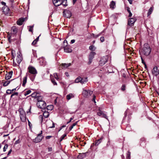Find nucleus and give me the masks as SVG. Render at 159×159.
I'll list each match as a JSON object with an SVG mask.
<instances>
[{
    "label": "nucleus",
    "instance_id": "nucleus-1",
    "mask_svg": "<svg viewBox=\"0 0 159 159\" xmlns=\"http://www.w3.org/2000/svg\"><path fill=\"white\" fill-rule=\"evenodd\" d=\"M151 49L148 43H145L143 45V48L139 50L140 55L148 56L149 55L151 52Z\"/></svg>",
    "mask_w": 159,
    "mask_h": 159
},
{
    "label": "nucleus",
    "instance_id": "nucleus-2",
    "mask_svg": "<svg viewBox=\"0 0 159 159\" xmlns=\"http://www.w3.org/2000/svg\"><path fill=\"white\" fill-rule=\"evenodd\" d=\"M28 73L31 75V80L33 81L37 72L36 69L33 67L30 66L28 68Z\"/></svg>",
    "mask_w": 159,
    "mask_h": 159
},
{
    "label": "nucleus",
    "instance_id": "nucleus-3",
    "mask_svg": "<svg viewBox=\"0 0 159 159\" xmlns=\"http://www.w3.org/2000/svg\"><path fill=\"white\" fill-rule=\"evenodd\" d=\"M20 113V116L21 120L25 122L26 121V117L25 112L22 110L20 109L19 111Z\"/></svg>",
    "mask_w": 159,
    "mask_h": 159
},
{
    "label": "nucleus",
    "instance_id": "nucleus-4",
    "mask_svg": "<svg viewBox=\"0 0 159 159\" xmlns=\"http://www.w3.org/2000/svg\"><path fill=\"white\" fill-rule=\"evenodd\" d=\"M42 131H41V133L38 134L37 137L35 139L33 140V142L35 143H37L40 142L43 139V137L41 134H42Z\"/></svg>",
    "mask_w": 159,
    "mask_h": 159
},
{
    "label": "nucleus",
    "instance_id": "nucleus-5",
    "mask_svg": "<svg viewBox=\"0 0 159 159\" xmlns=\"http://www.w3.org/2000/svg\"><path fill=\"white\" fill-rule=\"evenodd\" d=\"M36 105L39 108L43 109L46 108V104L44 101H38Z\"/></svg>",
    "mask_w": 159,
    "mask_h": 159
},
{
    "label": "nucleus",
    "instance_id": "nucleus-6",
    "mask_svg": "<svg viewBox=\"0 0 159 159\" xmlns=\"http://www.w3.org/2000/svg\"><path fill=\"white\" fill-rule=\"evenodd\" d=\"M2 12L6 15H9L10 14V10L9 7L6 5H4L2 7Z\"/></svg>",
    "mask_w": 159,
    "mask_h": 159
},
{
    "label": "nucleus",
    "instance_id": "nucleus-7",
    "mask_svg": "<svg viewBox=\"0 0 159 159\" xmlns=\"http://www.w3.org/2000/svg\"><path fill=\"white\" fill-rule=\"evenodd\" d=\"M93 93V92L89 90H84L83 91V94L85 97H89Z\"/></svg>",
    "mask_w": 159,
    "mask_h": 159
},
{
    "label": "nucleus",
    "instance_id": "nucleus-8",
    "mask_svg": "<svg viewBox=\"0 0 159 159\" xmlns=\"http://www.w3.org/2000/svg\"><path fill=\"white\" fill-rule=\"evenodd\" d=\"M97 115L99 116H102L103 117L107 119V116L106 115V114L105 113V112L102 111L100 108H99L98 109V111L97 112Z\"/></svg>",
    "mask_w": 159,
    "mask_h": 159
},
{
    "label": "nucleus",
    "instance_id": "nucleus-9",
    "mask_svg": "<svg viewBox=\"0 0 159 159\" xmlns=\"http://www.w3.org/2000/svg\"><path fill=\"white\" fill-rule=\"evenodd\" d=\"M63 15L65 17L69 18L71 16V14L69 10L66 9L63 12Z\"/></svg>",
    "mask_w": 159,
    "mask_h": 159
},
{
    "label": "nucleus",
    "instance_id": "nucleus-10",
    "mask_svg": "<svg viewBox=\"0 0 159 159\" xmlns=\"http://www.w3.org/2000/svg\"><path fill=\"white\" fill-rule=\"evenodd\" d=\"M152 73L154 76H157L159 75V70L157 67L155 66L152 70Z\"/></svg>",
    "mask_w": 159,
    "mask_h": 159
},
{
    "label": "nucleus",
    "instance_id": "nucleus-11",
    "mask_svg": "<svg viewBox=\"0 0 159 159\" xmlns=\"http://www.w3.org/2000/svg\"><path fill=\"white\" fill-rule=\"evenodd\" d=\"M96 53L94 52H91L89 55V61L88 62L89 64H90L92 61L94 57V56L95 55Z\"/></svg>",
    "mask_w": 159,
    "mask_h": 159
},
{
    "label": "nucleus",
    "instance_id": "nucleus-12",
    "mask_svg": "<svg viewBox=\"0 0 159 159\" xmlns=\"http://www.w3.org/2000/svg\"><path fill=\"white\" fill-rule=\"evenodd\" d=\"M107 61V57H103L101 58L99 61V64L100 66H102L104 65Z\"/></svg>",
    "mask_w": 159,
    "mask_h": 159
},
{
    "label": "nucleus",
    "instance_id": "nucleus-13",
    "mask_svg": "<svg viewBox=\"0 0 159 159\" xmlns=\"http://www.w3.org/2000/svg\"><path fill=\"white\" fill-rule=\"evenodd\" d=\"M28 76L29 77H30L31 80V75L30 74L28 73H26V76L24 77L23 78V83L22 84V85L23 86H24L26 83L27 82V79Z\"/></svg>",
    "mask_w": 159,
    "mask_h": 159
},
{
    "label": "nucleus",
    "instance_id": "nucleus-14",
    "mask_svg": "<svg viewBox=\"0 0 159 159\" xmlns=\"http://www.w3.org/2000/svg\"><path fill=\"white\" fill-rule=\"evenodd\" d=\"M136 19L134 18H130L128 20V25L130 26L133 25L134 23L136 21Z\"/></svg>",
    "mask_w": 159,
    "mask_h": 159
},
{
    "label": "nucleus",
    "instance_id": "nucleus-15",
    "mask_svg": "<svg viewBox=\"0 0 159 159\" xmlns=\"http://www.w3.org/2000/svg\"><path fill=\"white\" fill-rule=\"evenodd\" d=\"M54 5L56 7H58L61 5L62 3V0H52Z\"/></svg>",
    "mask_w": 159,
    "mask_h": 159
},
{
    "label": "nucleus",
    "instance_id": "nucleus-16",
    "mask_svg": "<svg viewBox=\"0 0 159 159\" xmlns=\"http://www.w3.org/2000/svg\"><path fill=\"white\" fill-rule=\"evenodd\" d=\"M64 48V51L66 52H72V50L69 47L67 46H64L63 47H61V48Z\"/></svg>",
    "mask_w": 159,
    "mask_h": 159
},
{
    "label": "nucleus",
    "instance_id": "nucleus-17",
    "mask_svg": "<svg viewBox=\"0 0 159 159\" xmlns=\"http://www.w3.org/2000/svg\"><path fill=\"white\" fill-rule=\"evenodd\" d=\"M13 74L12 71H10L6 75L5 79L6 80H9Z\"/></svg>",
    "mask_w": 159,
    "mask_h": 159
},
{
    "label": "nucleus",
    "instance_id": "nucleus-18",
    "mask_svg": "<svg viewBox=\"0 0 159 159\" xmlns=\"http://www.w3.org/2000/svg\"><path fill=\"white\" fill-rule=\"evenodd\" d=\"M25 18H20L17 21V25H21L23 22L25 20Z\"/></svg>",
    "mask_w": 159,
    "mask_h": 159
},
{
    "label": "nucleus",
    "instance_id": "nucleus-19",
    "mask_svg": "<svg viewBox=\"0 0 159 159\" xmlns=\"http://www.w3.org/2000/svg\"><path fill=\"white\" fill-rule=\"evenodd\" d=\"M22 58L20 54H18L16 58V61L17 63L18 64H19L22 61Z\"/></svg>",
    "mask_w": 159,
    "mask_h": 159
},
{
    "label": "nucleus",
    "instance_id": "nucleus-20",
    "mask_svg": "<svg viewBox=\"0 0 159 159\" xmlns=\"http://www.w3.org/2000/svg\"><path fill=\"white\" fill-rule=\"evenodd\" d=\"M121 157L122 159H130V152L128 151L127 153V155L126 159H125V157L123 155L121 156Z\"/></svg>",
    "mask_w": 159,
    "mask_h": 159
},
{
    "label": "nucleus",
    "instance_id": "nucleus-21",
    "mask_svg": "<svg viewBox=\"0 0 159 159\" xmlns=\"http://www.w3.org/2000/svg\"><path fill=\"white\" fill-rule=\"evenodd\" d=\"M74 97V95L72 93H70L67 95L66 96V98L67 100H69L71 98Z\"/></svg>",
    "mask_w": 159,
    "mask_h": 159
},
{
    "label": "nucleus",
    "instance_id": "nucleus-22",
    "mask_svg": "<svg viewBox=\"0 0 159 159\" xmlns=\"http://www.w3.org/2000/svg\"><path fill=\"white\" fill-rule=\"evenodd\" d=\"M110 7L112 9H114L116 6L115 2L113 1H112L110 4Z\"/></svg>",
    "mask_w": 159,
    "mask_h": 159
},
{
    "label": "nucleus",
    "instance_id": "nucleus-23",
    "mask_svg": "<svg viewBox=\"0 0 159 159\" xmlns=\"http://www.w3.org/2000/svg\"><path fill=\"white\" fill-rule=\"evenodd\" d=\"M71 64L70 63H62L61 64V66L63 67L64 68H66L70 66Z\"/></svg>",
    "mask_w": 159,
    "mask_h": 159
},
{
    "label": "nucleus",
    "instance_id": "nucleus-24",
    "mask_svg": "<svg viewBox=\"0 0 159 159\" xmlns=\"http://www.w3.org/2000/svg\"><path fill=\"white\" fill-rule=\"evenodd\" d=\"M88 81L87 77H84V78H81V83L82 84H84L86 82Z\"/></svg>",
    "mask_w": 159,
    "mask_h": 159
},
{
    "label": "nucleus",
    "instance_id": "nucleus-25",
    "mask_svg": "<svg viewBox=\"0 0 159 159\" xmlns=\"http://www.w3.org/2000/svg\"><path fill=\"white\" fill-rule=\"evenodd\" d=\"M43 116L45 118H48L49 115V113L48 111H44L43 114Z\"/></svg>",
    "mask_w": 159,
    "mask_h": 159
},
{
    "label": "nucleus",
    "instance_id": "nucleus-26",
    "mask_svg": "<svg viewBox=\"0 0 159 159\" xmlns=\"http://www.w3.org/2000/svg\"><path fill=\"white\" fill-rule=\"evenodd\" d=\"M153 10V7H151L149 10H148V16H149L152 12Z\"/></svg>",
    "mask_w": 159,
    "mask_h": 159
},
{
    "label": "nucleus",
    "instance_id": "nucleus-27",
    "mask_svg": "<svg viewBox=\"0 0 159 159\" xmlns=\"http://www.w3.org/2000/svg\"><path fill=\"white\" fill-rule=\"evenodd\" d=\"M11 81L10 80H8L7 81L5 82H4L3 83V85L4 86H7L8 84L10 83Z\"/></svg>",
    "mask_w": 159,
    "mask_h": 159
},
{
    "label": "nucleus",
    "instance_id": "nucleus-28",
    "mask_svg": "<svg viewBox=\"0 0 159 159\" xmlns=\"http://www.w3.org/2000/svg\"><path fill=\"white\" fill-rule=\"evenodd\" d=\"M81 78L80 77H79L77 78L75 80V82L76 83H78L79 82L81 83Z\"/></svg>",
    "mask_w": 159,
    "mask_h": 159
},
{
    "label": "nucleus",
    "instance_id": "nucleus-29",
    "mask_svg": "<svg viewBox=\"0 0 159 159\" xmlns=\"http://www.w3.org/2000/svg\"><path fill=\"white\" fill-rule=\"evenodd\" d=\"M54 77L57 80H59V78L58 77V76L57 73H55L53 74Z\"/></svg>",
    "mask_w": 159,
    "mask_h": 159
},
{
    "label": "nucleus",
    "instance_id": "nucleus-30",
    "mask_svg": "<svg viewBox=\"0 0 159 159\" xmlns=\"http://www.w3.org/2000/svg\"><path fill=\"white\" fill-rule=\"evenodd\" d=\"M31 91L30 90H28L24 92V95L25 96L30 94L31 93Z\"/></svg>",
    "mask_w": 159,
    "mask_h": 159
},
{
    "label": "nucleus",
    "instance_id": "nucleus-31",
    "mask_svg": "<svg viewBox=\"0 0 159 159\" xmlns=\"http://www.w3.org/2000/svg\"><path fill=\"white\" fill-rule=\"evenodd\" d=\"M53 106L52 105H50L47 106V108L48 110H52L53 108Z\"/></svg>",
    "mask_w": 159,
    "mask_h": 159
},
{
    "label": "nucleus",
    "instance_id": "nucleus-32",
    "mask_svg": "<svg viewBox=\"0 0 159 159\" xmlns=\"http://www.w3.org/2000/svg\"><path fill=\"white\" fill-rule=\"evenodd\" d=\"M40 63L41 65L44 66L46 64V62L45 61H44L43 59H42L40 60Z\"/></svg>",
    "mask_w": 159,
    "mask_h": 159
},
{
    "label": "nucleus",
    "instance_id": "nucleus-33",
    "mask_svg": "<svg viewBox=\"0 0 159 159\" xmlns=\"http://www.w3.org/2000/svg\"><path fill=\"white\" fill-rule=\"evenodd\" d=\"M101 139H100L97 140L95 143V145L96 146L98 145L101 142Z\"/></svg>",
    "mask_w": 159,
    "mask_h": 159
},
{
    "label": "nucleus",
    "instance_id": "nucleus-34",
    "mask_svg": "<svg viewBox=\"0 0 159 159\" xmlns=\"http://www.w3.org/2000/svg\"><path fill=\"white\" fill-rule=\"evenodd\" d=\"M67 0H64L62 1V3L61 4H62L63 6H66L67 5Z\"/></svg>",
    "mask_w": 159,
    "mask_h": 159
},
{
    "label": "nucleus",
    "instance_id": "nucleus-35",
    "mask_svg": "<svg viewBox=\"0 0 159 159\" xmlns=\"http://www.w3.org/2000/svg\"><path fill=\"white\" fill-rule=\"evenodd\" d=\"M95 49V47L93 45L89 47V49L91 51H94Z\"/></svg>",
    "mask_w": 159,
    "mask_h": 159
},
{
    "label": "nucleus",
    "instance_id": "nucleus-36",
    "mask_svg": "<svg viewBox=\"0 0 159 159\" xmlns=\"http://www.w3.org/2000/svg\"><path fill=\"white\" fill-rule=\"evenodd\" d=\"M11 30L13 31L14 33H15L17 32V29L15 27H12L11 28Z\"/></svg>",
    "mask_w": 159,
    "mask_h": 159
},
{
    "label": "nucleus",
    "instance_id": "nucleus-37",
    "mask_svg": "<svg viewBox=\"0 0 159 159\" xmlns=\"http://www.w3.org/2000/svg\"><path fill=\"white\" fill-rule=\"evenodd\" d=\"M66 136V134H64L61 137L60 141H62L64 138Z\"/></svg>",
    "mask_w": 159,
    "mask_h": 159
},
{
    "label": "nucleus",
    "instance_id": "nucleus-38",
    "mask_svg": "<svg viewBox=\"0 0 159 159\" xmlns=\"http://www.w3.org/2000/svg\"><path fill=\"white\" fill-rule=\"evenodd\" d=\"M8 145L7 144H6L3 148V151L5 152L6 151L7 149V148Z\"/></svg>",
    "mask_w": 159,
    "mask_h": 159
},
{
    "label": "nucleus",
    "instance_id": "nucleus-39",
    "mask_svg": "<svg viewBox=\"0 0 159 159\" xmlns=\"http://www.w3.org/2000/svg\"><path fill=\"white\" fill-rule=\"evenodd\" d=\"M53 84L54 85H57V84L56 82L55 81V80L53 79H52L51 80Z\"/></svg>",
    "mask_w": 159,
    "mask_h": 159
},
{
    "label": "nucleus",
    "instance_id": "nucleus-40",
    "mask_svg": "<svg viewBox=\"0 0 159 159\" xmlns=\"http://www.w3.org/2000/svg\"><path fill=\"white\" fill-rule=\"evenodd\" d=\"M42 97L41 96H38L37 97V100L38 101H38H43L42 100Z\"/></svg>",
    "mask_w": 159,
    "mask_h": 159
},
{
    "label": "nucleus",
    "instance_id": "nucleus-41",
    "mask_svg": "<svg viewBox=\"0 0 159 159\" xmlns=\"http://www.w3.org/2000/svg\"><path fill=\"white\" fill-rule=\"evenodd\" d=\"M121 89L123 91H125V85H122L121 88Z\"/></svg>",
    "mask_w": 159,
    "mask_h": 159
},
{
    "label": "nucleus",
    "instance_id": "nucleus-42",
    "mask_svg": "<svg viewBox=\"0 0 159 159\" xmlns=\"http://www.w3.org/2000/svg\"><path fill=\"white\" fill-rule=\"evenodd\" d=\"M64 46H67L68 45L67 42L66 40H65L63 42Z\"/></svg>",
    "mask_w": 159,
    "mask_h": 159
},
{
    "label": "nucleus",
    "instance_id": "nucleus-43",
    "mask_svg": "<svg viewBox=\"0 0 159 159\" xmlns=\"http://www.w3.org/2000/svg\"><path fill=\"white\" fill-rule=\"evenodd\" d=\"M11 90L10 89H8L6 91V93L7 94H10L11 93Z\"/></svg>",
    "mask_w": 159,
    "mask_h": 159
},
{
    "label": "nucleus",
    "instance_id": "nucleus-44",
    "mask_svg": "<svg viewBox=\"0 0 159 159\" xmlns=\"http://www.w3.org/2000/svg\"><path fill=\"white\" fill-rule=\"evenodd\" d=\"M95 98H96V96L94 95H93V98L92 100V101H93L94 103H96V102L95 101Z\"/></svg>",
    "mask_w": 159,
    "mask_h": 159
},
{
    "label": "nucleus",
    "instance_id": "nucleus-45",
    "mask_svg": "<svg viewBox=\"0 0 159 159\" xmlns=\"http://www.w3.org/2000/svg\"><path fill=\"white\" fill-rule=\"evenodd\" d=\"M100 40L102 42H103L104 40V37L103 36L101 37V38H100Z\"/></svg>",
    "mask_w": 159,
    "mask_h": 159
},
{
    "label": "nucleus",
    "instance_id": "nucleus-46",
    "mask_svg": "<svg viewBox=\"0 0 159 159\" xmlns=\"http://www.w3.org/2000/svg\"><path fill=\"white\" fill-rule=\"evenodd\" d=\"M30 29L29 30V31L30 32H32V29L33 27V26H29Z\"/></svg>",
    "mask_w": 159,
    "mask_h": 159
},
{
    "label": "nucleus",
    "instance_id": "nucleus-47",
    "mask_svg": "<svg viewBox=\"0 0 159 159\" xmlns=\"http://www.w3.org/2000/svg\"><path fill=\"white\" fill-rule=\"evenodd\" d=\"M39 118L40 120L42 122L43 118V116L42 115L39 116Z\"/></svg>",
    "mask_w": 159,
    "mask_h": 159
},
{
    "label": "nucleus",
    "instance_id": "nucleus-48",
    "mask_svg": "<svg viewBox=\"0 0 159 159\" xmlns=\"http://www.w3.org/2000/svg\"><path fill=\"white\" fill-rule=\"evenodd\" d=\"M18 95V93H17V92L15 93L12 94H11V97H12L14 95L17 96Z\"/></svg>",
    "mask_w": 159,
    "mask_h": 159
},
{
    "label": "nucleus",
    "instance_id": "nucleus-49",
    "mask_svg": "<svg viewBox=\"0 0 159 159\" xmlns=\"http://www.w3.org/2000/svg\"><path fill=\"white\" fill-rule=\"evenodd\" d=\"M84 156V154H80V155H79L78 156V157L80 158H84V157H82V156Z\"/></svg>",
    "mask_w": 159,
    "mask_h": 159
},
{
    "label": "nucleus",
    "instance_id": "nucleus-50",
    "mask_svg": "<svg viewBox=\"0 0 159 159\" xmlns=\"http://www.w3.org/2000/svg\"><path fill=\"white\" fill-rule=\"evenodd\" d=\"M20 141L19 139H18L16 141L15 143V144H18L20 143Z\"/></svg>",
    "mask_w": 159,
    "mask_h": 159
},
{
    "label": "nucleus",
    "instance_id": "nucleus-51",
    "mask_svg": "<svg viewBox=\"0 0 159 159\" xmlns=\"http://www.w3.org/2000/svg\"><path fill=\"white\" fill-rule=\"evenodd\" d=\"M74 116H73L72 117L70 118V120L69 121L67 122V124H68L69 123H70L71 121V120L74 119Z\"/></svg>",
    "mask_w": 159,
    "mask_h": 159
},
{
    "label": "nucleus",
    "instance_id": "nucleus-52",
    "mask_svg": "<svg viewBox=\"0 0 159 159\" xmlns=\"http://www.w3.org/2000/svg\"><path fill=\"white\" fill-rule=\"evenodd\" d=\"M52 123V126H49V128H52L55 127V124L54 122H53L52 121L51 122Z\"/></svg>",
    "mask_w": 159,
    "mask_h": 159
},
{
    "label": "nucleus",
    "instance_id": "nucleus-53",
    "mask_svg": "<svg viewBox=\"0 0 159 159\" xmlns=\"http://www.w3.org/2000/svg\"><path fill=\"white\" fill-rule=\"evenodd\" d=\"M52 149L51 147H49L48 148V152H50L52 151Z\"/></svg>",
    "mask_w": 159,
    "mask_h": 159
},
{
    "label": "nucleus",
    "instance_id": "nucleus-54",
    "mask_svg": "<svg viewBox=\"0 0 159 159\" xmlns=\"http://www.w3.org/2000/svg\"><path fill=\"white\" fill-rule=\"evenodd\" d=\"M141 60H142V63H143V64H145V62H144V61L143 60V57H142V56H141Z\"/></svg>",
    "mask_w": 159,
    "mask_h": 159
},
{
    "label": "nucleus",
    "instance_id": "nucleus-55",
    "mask_svg": "<svg viewBox=\"0 0 159 159\" xmlns=\"http://www.w3.org/2000/svg\"><path fill=\"white\" fill-rule=\"evenodd\" d=\"M11 36H8V41H9V42L10 43L11 41Z\"/></svg>",
    "mask_w": 159,
    "mask_h": 159
},
{
    "label": "nucleus",
    "instance_id": "nucleus-56",
    "mask_svg": "<svg viewBox=\"0 0 159 159\" xmlns=\"http://www.w3.org/2000/svg\"><path fill=\"white\" fill-rule=\"evenodd\" d=\"M77 121L73 124L72 126L73 127L74 126H75L77 124Z\"/></svg>",
    "mask_w": 159,
    "mask_h": 159
},
{
    "label": "nucleus",
    "instance_id": "nucleus-57",
    "mask_svg": "<svg viewBox=\"0 0 159 159\" xmlns=\"http://www.w3.org/2000/svg\"><path fill=\"white\" fill-rule=\"evenodd\" d=\"M75 42V39L71 40L70 41V43L71 44L74 43Z\"/></svg>",
    "mask_w": 159,
    "mask_h": 159
},
{
    "label": "nucleus",
    "instance_id": "nucleus-58",
    "mask_svg": "<svg viewBox=\"0 0 159 159\" xmlns=\"http://www.w3.org/2000/svg\"><path fill=\"white\" fill-rule=\"evenodd\" d=\"M28 124L29 126H30V127H31V125L32 126V125L31 124V123L29 121V120H28Z\"/></svg>",
    "mask_w": 159,
    "mask_h": 159
},
{
    "label": "nucleus",
    "instance_id": "nucleus-59",
    "mask_svg": "<svg viewBox=\"0 0 159 159\" xmlns=\"http://www.w3.org/2000/svg\"><path fill=\"white\" fill-rule=\"evenodd\" d=\"M126 10L128 12H130V8L129 7H127V8H126Z\"/></svg>",
    "mask_w": 159,
    "mask_h": 159
},
{
    "label": "nucleus",
    "instance_id": "nucleus-60",
    "mask_svg": "<svg viewBox=\"0 0 159 159\" xmlns=\"http://www.w3.org/2000/svg\"><path fill=\"white\" fill-rule=\"evenodd\" d=\"M37 42L35 41L34 40L32 43V45H35L36 44Z\"/></svg>",
    "mask_w": 159,
    "mask_h": 159
},
{
    "label": "nucleus",
    "instance_id": "nucleus-61",
    "mask_svg": "<svg viewBox=\"0 0 159 159\" xmlns=\"http://www.w3.org/2000/svg\"><path fill=\"white\" fill-rule=\"evenodd\" d=\"M66 127V125H63V126H62L60 128V129L59 130V131H60L61 129H62V128L63 127Z\"/></svg>",
    "mask_w": 159,
    "mask_h": 159
},
{
    "label": "nucleus",
    "instance_id": "nucleus-62",
    "mask_svg": "<svg viewBox=\"0 0 159 159\" xmlns=\"http://www.w3.org/2000/svg\"><path fill=\"white\" fill-rule=\"evenodd\" d=\"M1 3L4 6V5H6V3L3 2H1Z\"/></svg>",
    "mask_w": 159,
    "mask_h": 159
},
{
    "label": "nucleus",
    "instance_id": "nucleus-63",
    "mask_svg": "<svg viewBox=\"0 0 159 159\" xmlns=\"http://www.w3.org/2000/svg\"><path fill=\"white\" fill-rule=\"evenodd\" d=\"M12 151V150L11 149L8 152V153L7 154V156H8L10 154H11V152Z\"/></svg>",
    "mask_w": 159,
    "mask_h": 159
},
{
    "label": "nucleus",
    "instance_id": "nucleus-64",
    "mask_svg": "<svg viewBox=\"0 0 159 159\" xmlns=\"http://www.w3.org/2000/svg\"><path fill=\"white\" fill-rule=\"evenodd\" d=\"M129 17H131L132 16V13H131V11L129 12Z\"/></svg>",
    "mask_w": 159,
    "mask_h": 159
}]
</instances>
